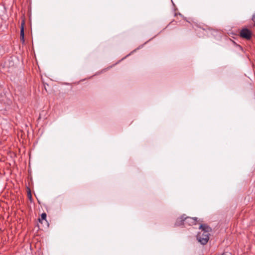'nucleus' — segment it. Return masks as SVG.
<instances>
[{
    "label": "nucleus",
    "mask_w": 255,
    "mask_h": 255,
    "mask_svg": "<svg viewBox=\"0 0 255 255\" xmlns=\"http://www.w3.org/2000/svg\"><path fill=\"white\" fill-rule=\"evenodd\" d=\"M27 196H28V197L29 198V199L30 200H31V198H32V196H31V192H30V190H29V191H28V193H27Z\"/></svg>",
    "instance_id": "nucleus-6"
},
{
    "label": "nucleus",
    "mask_w": 255,
    "mask_h": 255,
    "mask_svg": "<svg viewBox=\"0 0 255 255\" xmlns=\"http://www.w3.org/2000/svg\"><path fill=\"white\" fill-rule=\"evenodd\" d=\"M240 36L246 39H250L252 37L251 31L247 28H243L240 33Z\"/></svg>",
    "instance_id": "nucleus-3"
},
{
    "label": "nucleus",
    "mask_w": 255,
    "mask_h": 255,
    "mask_svg": "<svg viewBox=\"0 0 255 255\" xmlns=\"http://www.w3.org/2000/svg\"><path fill=\"white\" fill-rule=\"evenodd\" d=\"M46 214L45 213H43L41 215V218L39 219V222L42 223V221L43 220L46 221Z\"/></svg>",
    "instance_id": "nucleus-5"
},
{
    "label": "nucleus",
    "mask_w": 255,
    "mask_h": 255,
    "mask_svg": "<svg viewBox=\"0 0 255 255\" xmlns=\"http://www.w3.org/2000/svg\"><path fill=\"white\" fill-rule=\"evenodd\" d=\"M197 223V218H192L183 214L178 218L175 223L176 226H185L196 225Z\"/></svg>",
    "instance_id": "nucleus-2"
},
{
    "label": "nucleus",
    "mask_w": 255,
    "mask_h": 255,
    "mask_svg": "<svg viewBox=\"0 0 255 255\" xmlns=\"http://www.w3.org/2000/svg\"><path fill=\"white\" fill-rule=\"evenodd\" d=\"M252 20L254 21L255 24V13L253 15Z\"/></svg>",
    "instance_id": "nucleus-7"
},
{
    "label": "nucleus",
    "mask_w": 255,
    "mask_h": 255,
    "mask_svg": "<svg viewBox=\"0 0 255 255\" xmlns=\"http://www.w3.org/2000/svg\"><path fill=\"white\" fill-rule=\"evenodd\" d=\"M201 231L197 235V239L202 245H206L209 239L210 232L211 229L206 225H201Z\"/></svg>",
    "instance_id": "nucleus-1"
},
{
    "label": "nucleus",
    "mask_w": 255,
    "mask_h": 255,
    "mask_svg": "<svg viewBox=\"0 0 255 255\" xmlns=\"http://www.w3.org/2000/svg\"><path fill=\"white\" fill-rule=\"evenodd\" d=\"M24 25L25 20L23 19L21 21V26H20V41L22 43H24Z\"/></svg>",
    "instance_id": "nucleus-4"
}]
</instances>
